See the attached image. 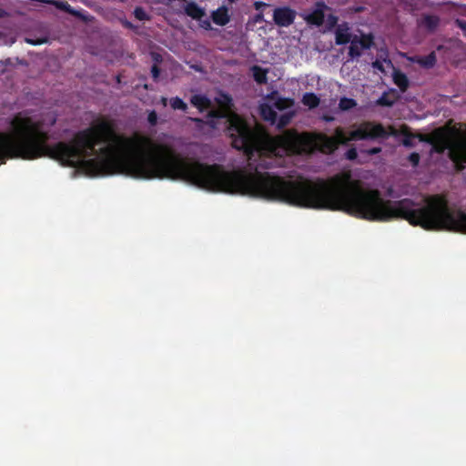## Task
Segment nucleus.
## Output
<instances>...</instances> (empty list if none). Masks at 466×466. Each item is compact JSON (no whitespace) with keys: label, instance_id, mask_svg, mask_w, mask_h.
<instances>
[{"label":"nucleus","instance_id":"bb28decb","mask_svg":"<svg viewBox=\"0 0 466 466\" xmlns=\"http://www.w3.org/2000/svg\"><path fill=\"white\" fill-rule=\"evenodd\" d=\"M323 119L327 122H331L333 121L335 118L333 116H323Z\"/></svg>","mask_w":466,"mask_h":466},{"label":"nucleus","instance_id":"a878e982","mask_svg":"<svg viewBox=\"0 0 466 466\" xmlns=\"http://www.w3.org/2000/svg\"><path fill=\"white\" fill-rule=\"evenodd\" d=\"M123 24L127 28H130V29L134 28V25L130 22H128V21H125Z\"/></svg>","mask_w":466,"mask_h":466},{"label":"nucleus","instance_id":"a211bd4d","mask_svg":"<svg viewBox=\"0 0 466 466\" xmlns=\"http://www.w3.org/2000/svg\"><path fill=\"white\" fill-rule=\"evenodd\" d=\"M134 15L137 19L140 21L147 20L148 15L146 11L141 7H137L134 11Z\"/></svg>","mask_w":466,"mask_h":466},{"label":"nucleus","instance_id":"39448f33","mask_svg":"<svg viewBox=\"0 0 466 466\" xmlns=\"http://www.w3.org/2000/svg\"><path fill=\"white\" fill-rule=\"evenodd\" d=\"M327 6L323 3H318L311 12L302 14L303 18L309 24L320 25L324 20V11Z\"/></svg>","mask_w":466,"mask_h":466},{"label":"nucleus","instance_id":"20e7f679","mask_svg":"<svg viewBox=\"0 0 466 466\" xmlns=\"http://www.w3.org/2000/svg\"><path fill=\"white\" fill-rule=\"evenodd\" d=\"M274 21L279 26H289L295 19V12L288 7L277 8L274 11Z\"/></svg>","mask_w":466,"mask_h":466},{"label":"nucleus","instance_id":"aec40b11","mask_svg":"<svg viewBox=\"0 0 466 466\" xmlns=\"http://www.w3.org/2000/svg\"><path fill=\"white\" fill-rule=\"evenodd\" d=\"M357 150L355 148H350L346 152V157L350 160H353L357 157Z\"/></svg>","mask_w":466,"mask_h":466},{"label":"nucleus","instance_id":"393cba45","mask_svg":"<svg viewBox=\"0 0 466 466\" xmlns=\"http://www.w3.org/2000/svg\"><path fill=\"white\" fill-rule=\"evenodd\" d=\"M152 74L155 78H157L158 76L159 72H158V69L157 68V66L152 67Z\"/></svg>","mask_w":466,"mask_h":466},{"label":"nucleus","instance_id":"dca6fc26","mask_svg":"<svg viewBox=\"0 0 466 466\" xmlns=\"http://www.w3.org/2000/svg\"><path fill=\"white\" fill-rule=\"evenodd\" d=\"M170 106L173 109H179L182 111H186L187 108V105L179 97L176 96L170 99Z\"/></svg>","mask_w":466,"mask_h":466},{"label":"nucleus","instance_id":"f257e3e1","mask_svg":"<svg viewBox=\"0 0 466 466\" xmlns=\"http://www.w3.org/2000/svg\"><path fill=\"white\" fill-rule=\"evenodd\" d=\"M430 142L438 153L448 150L450 157L456 163H466V137L437 129L431 134Z\"/></svg>","mask_w":466,"mask_h":466},{"label":"nucleus","instance_id":"c85d7f7f","mask_svg":"<svg viewBox=\"0 0 466 466\" xmlns=\"http://www.w3.org/2000/svg\"><path fill=\"white\" fill-rule=\"evenodd\" d=\"M28 42H29L30 44H33V45H37V44H41V43H43V41H33V40H28Z\"/></svg>","mask_w":466,"mask_h":466},{"label":"nucleus","instance_id":"412c9836","mask_svg":"<svg viewBox=\"0 0 466 466\" xmlns=\"http://www.w3.org/2000/svg\"><path fill=\"white\" fill-rule=\"evenodd\" d=\"M409 159L413 166H417L420 161V156L417 153H412L410 154Z\"/></svg>","mask_w":466,"mask_h":466},{"label":"nucleus","instance_id":"7c9ffc66","mask_svg":"<svg viewBox=\"0 0 466 466\" xmlns=\"http://www.w3.org/2000/svg\"><path fill=\"white\" fill-rule=\"evenodd\" d=\"M192 121L196 122V123H202V120L200 118H190Z\"/></svg>","mask_w":466,"mask_h":466},{"label":"nucleus","instance_id":"0eeeda50","mask_svg":"<svg viewBox=\"0 0 466 466\" xmlns=\"http://www.w3.org/2000/svg\"><path fill=\"white\" fill-rule=\"evenodd\" d=\"M410 61L413 63H417L421 67L431 68L436 63V56L434 52H431L430 55L426 56H412L408 58Z\"/></svg>","mask_w":466,"mask_h":466},{"label":"nucleus","instance_id":"2eb2a0df","mask_svg":"<svg viewBox=\"0 0 466 466\" xmlns=\"http://www.w3.org/2000/svg\"><path fill=\"white\" fill-rule=\"evenodd\" d=\"M253 76L255 80L259 83H265L267 80V71L260 68L259 66H253L252 67Z\"/></svg>","mask_w":466,"mask_h":466},{"label":"nucleus","instance_id":"f03ea898","mask_svg":"<svg viewBox=\"0 0 466 466\" xmlns=\"http://www.w3.org/2000/svg\"><path fill=\"white\" fill-rule=\"evenodd\" d=\"M259 108L262 117L278 127L288 125L294 116L293 101L287 98H268Z\"/></svg>","mask_w":466,"mask_h":466},{"label":"nucleus","instance_id":"b1692460","mask_svg":"<svg viewBox=\"0 0 466 466\" xmlns=\"http://www.w3.org/2000/svg\"><path fill=\"white\" fill-rule=\"evenodd\" d=\"M458 25L466 32V22L465 21H460L457 20Z\"/></svg>","mask_w":466,"mask_h":466},{"label":"nucleus","instance_id":"5701e85b","mask_svg":"<svg viewBox=\"0 0 466 466\" xmlns=\"http://www.w3.org/2000/svg\"><path fill=\"white\" fill-rule=\"evenodd\" d=\"M381 151V148L380 147H373V148H370L367 151V153L369 155H375V154H378Z\"/></svg>","mask_w":466,"mask_h":466},{"label":"nucleus","instance_id":"2f4dec72","mask_svg":"<svg viewBox=\"0 0 466 466\" xmlns=\"http://www.w3.org/2000/svg\"><path fill=\"white\" fill-rule=\"evenodd\" d=\"M5 12L0 8V17L3 16Z\"/></svg>","mask_w":466,"mask_h":466},{"label":"nucleus","instance_id":"9d476101","mask_svg":"<svg viewBox=\"0 0 466 466\" xmlns=\"http://www.w3.org/2000/svg\"><path fill=\"white\" fill-rule=\"evenodd\" d=\"M397 96L393 91L385 92L382 96L377 100L376 105L383 106H390L396 101Z\"/></svg>","mask_w":466,"mask_h":466},{"label":"nucleus","instance_id":"f8f14e48","mask_svg":"<svg viewBox=\"0 0 466 466\" xmlns=\"http://www.w3.org/2000/svg\"><path fill=\"white\" fill-rule=\"evenodd\" d=\"M372 67L381 73H386L388 70L393 68V65L390 60L384 58L373 62Z\"/></svg>","mask_w":466,"mask_h":466},{"label":"nucleus","instance_id":"7ed1b4c3","mask_svg":"<svg viewBox=\"0 0 466 466\" xmlns=\"http://www.w3.org/2000/svg\"><path fill=\"white\" fill-rule=\"evenodd\" d=\"M372 43L373 38L370 35H355L350 43L349 56L351 59L360 57L364 50L371 46Z\"/></svg>","mask_w":466,"mask_h":466},{"label":"nucleus","instance_id":"9b49d317","mask_svg":"<svg viewBox=\"0 0 466 466\" xmlns=\"http://www.w3.org/2000/svg\"><path fill=\"white\" fill-rule=\"evenodd\" d=\"M302 103L309 109H312L319 106V98L313 93H306L302 97Z\"/></svg>","mask_w":466,"mask_h":466},{"label":"nucleus","instance_id":"1a4fd4ad","mask_svg":"<svg viewBox=\"0 0 466 466\" xmlns=\"http://www.w3.org/2000/svg\"><path fill=\"white\" fill-rule=\"evenodd\" d=\"M212 19L218 25H225L229 22L228 10L225 6L218 8L212 14Z\"/></svg>","mask_w":466,"mask_h":466},{"label":"nucleus","instance_id":"4be33fe9","mask_svg":"<svg viewBox=\"0 0 466 466\" xmlns=\"http://www.w3.org/2000/svg\"><path fill=\"white\" fill-rule=\"evenodd\" d=\"M199 23H200V26L203 27L204 29H210L211 28V24L209 22V20L208 18L206 19H200L198 20Z\"/></svg>","mask_w":466,"mask_h":466},{"label":"nucleus","instance_id":"cd10ccee","mask_svg":"<svg viewBox=\"0 0 466 466\" xmlns=\"http://www.w3.org/2000/svg\"><path fill=\"white\" fill-rule=\"evenodd\" d=\"M161 103H162V105H163L164 106H167V98H166V97H162V98H161Z\"/></svg>","mask_w":466,"mask_h":466},{"label":"nucleus","instance_id":"ddd939ff","mask_svg":"<svg viewBox=\"0 0 466 466\" xmlns=\"http://www.w3.org/2000/svg\"><path fill=\"white\" fill-rule=\"evenodd\" d=\"M393 81L394 83L401 89L405 90L408 86V78L407 76L400 71L394 70L393 72Z\"/></svg>","mask_w":466,"mask_h":466},{"label":"nucleus","instance_id":"423d86ee","mask_svg":"<svg viewBox=\"0 0 466 466\" xmlns=\"http://www.w3.org/2000/svg\"><path fill=\"white\" fill-rule=\"evenodd\" d=\"M355 35L350 33V27L346 24L339 25L335 30V41L337 45H345L350 43Z\"/></svg>","mask_w":466,"mask_h":466},{"label":"nucleus","instance_id":"4468645a","mask_svg":"<svg viewBox=\"0 0 466 466\" xmlns=\"http://www.w3.org/2000/svg\"><path fill=\"white\" fill-rule=\"evenodd\" d=\"M357 106V102L352 98L342 97L339 103V108L341 111H348L354 108Z\"/></svg>","mask_w":466,"mask_h":466},{"label":"nucleus","instance_id":"f3484780","mask_svg":"<svg viewBox=\"0 0 466 466\" xmlns=\"http://www.w3.org/2000/svg\"><path fill=\"white\" fill-rule=\"evenodd\" d=\"M439 24V18L437 16H426L422 20V25L429 30H433Z\"/></svg>","mask_w":466,"mask_h":466},{"label":"nucleus","instance_id":"6e6552de","mask_svg":"<svg viewBox=\"0 0 466 466\" xmlns=\"http://www.w3.org/2000/svg\"><path fill=\"white\" fill-rule=\"evenodd\" d=\"M184 11L188 16L196 20H200L206 15L205 10L193 2L185 5Z\"/></svg>","mask_w":466,"mask_h":466},{"label":"nucleus","instance_id":"c756f323","mask_svg":"<svg viewBox=\"0 0 466 466\" xmlns=\"http://www.w3.org/2000/svg\"><path fill=\"white\" fill-rule=\"evenodd\" d=\"M403 144H404L405 146H407V147H410V143L409 138L404 139Z\"/></svg>","mask_w":466,"mask_h":466},{"label":"nucleus","instance_id":"6ab92c4d","mask_svg":"<svg viewBox=\"0 0 466 466\" xmlns=\"http://www.w3.org/2000/svg\"><path fill=\"white\" fill-rule=\"evenodd\" d=\"M147 120L150 125L155 126L157 122V115L155 111H151L148 114Z\"/></svg>","mask_w":466,"mask_h":466}]
</instances>
